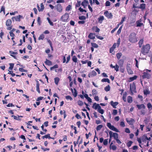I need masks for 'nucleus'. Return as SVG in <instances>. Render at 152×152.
<instances>
[{"label": "nucleus", "mask_w": 152, "mask_h": 152, "mask_svg": "<svg viewBox=\"0 0 152 152\" xmlns=\"http://www.w3.org/2000/svg\"><path fill=\"white\" fill-rule=\"evenodd\" d=\"M130 64H127V66H126V69L127 70L128 73L129 74H132L133 72L131 70L130 68Z\"/></svg>", "instance_id": "10"}, {"label": "nucleus", "mask_w": 152, "mask_h": 152, "mask_svg": "<svg viewBox=\"0 0 152 152\" xmlns=\"http://www.w3.org/2000/svg\"><path fill=\"white\" fill-rule=\"evenodd\" d=\"M43 98L44 97H43V96H40V97H38L37 98V101H40V100H42L43 99Z\"/></svg>", "instance_id": "63"}, {"label": "nucleus", "mask_w": 152, "mask_h": 152, "mask_svg": "<svg viewBox=\"0 0 152 152\" xmlns=\"http://www.w3.org/2000/svg\"><path fill=\"white\" fill-rule=\"evenodd\" d=\"M60 113L61 115H62L64 114V118H65L66 115V111L65 110H64V112H63V111L61 110L60 112Z\"/></svg>", "instance_id": "28"}, {"label": "nucleus", "mask_w": 152, "mask_h": 152, "mask_svg": "<svg viewBox=\"0 0 152 152\" xmlns=\"http://www.w3.org/2000/svg\"><path fill=\"white\" fill-rule=\"evenodd\" d=\"M61 19L63 22H66V13L62 16L61 18Z\"/></svg>", "instance_id": "17"}, {"label": "nucleus", "mask_w": 152, "mask_h": 152, "mask_svg": "<svg viewBox=\"0 0 152 152\" xmlns=\"http://www.w3.org/2000/svg\"><path fill=\"white\" fill-rule=\"evenodd\" d=\"M41 148L44 151H49L50 150V149L49 148H44L42 146H41Z\"/></svg>", "instance_id": "60"}, {"label": "nucleus", "mask_w": 152, "mask_h": 152, "mask_svg": "<svg viewBox=\"0 0 152 152\" xmlns=\"http://www.w3.org/2000/svg\"><path fill=\"white\" fill-rule=\"evenodd\" d=\"M45 63L48 66H50L52 65V62L47 59H46V61L45 62Z\"/></svg>", "instance_id": "21"}, {"label": "nucleus", "mask_w": 152, "mask_h": 152, "mask_svg": "<svg viewBox=\"0 0 152 152\" xmlns=\"http://www.w3.org/2000/svg\"><path fill=\"white\" fill-rule=\"evenodd\" d=\"M120 125L121 126L124 127L125 126V124L124 122L123 121H121L120 124Z\"/></svg>", "instance_id": "64"}, {"label": "nucleus", "mask_w": 152, "mask_h": 152, "mask_svg": "<svg viewBox=\"0 0 152 152\" xmlns=\"http://www.w3.org/2000/svg\"><path fill=\"white\" fill-rule=\"evenodd\" d=\"M141 22V21H140V20L137 21L136 23L137 24V27H141L143 25V23H140Z\"/></svg>", "instance_id": "23"}, {"label": "nucleus", "mask_w": 152, "mask_h": 152, "mask_svg": "<svg viewBox=\"0 0 152 152\" xmlns=\"http://www.w3.org/2000/svg\"><path fill=\"white\" fill-rule=\"evenodd\" d=\"M81 2L80 1H77V2L75 4V8L76 9L77 8V7H79L81 5Z\"/></svg>", "instance_id": "29"}, {"label": "nucleus", "mask_w": 152, "mask_h": 152, "mask_svg": "<svg viewBox=\"0 0 152 152\" xmlns=\"http://www.w3.org/2000/svg\"><path fill=\"white\" fill-rule=\"evenodd\" d=\"M137 78V76L136 75H135L133 77H131L129 78V80L130 81H132L136 79Z\"/></svg>", "instance_id": "43"}, {"label": "nucleus", "mask_w": 152, "mask_h": 152, "mask_svg": "<svg viewBox=\"0 0 152 152\" xmlns=\"http://www.w3.org/2000/svg\"><path fill=\"white\" fill-rule=\"evenodd\" d=\"M151 75L147 73V72H144L143 73V75L142 76V78L144 79L147 78V79H149L151 77Z\"/></svg>", "instance_id": "5"}, {"label": "nucleus", "mask_w": 152, "mask_h": 152, "mask_svg": "<svg viewBox=\"0 0 152 152\" xmlns=\"http://www.w3.org/2000/svg\"><path fill=\"white\" fill-rule=\"evenodd\" d=\"M92 92L93 95H96L98 94L97 91L95 89H93L92 90Z\"/></svg>", "instance_id": "45"}, {"label": "nucleus", "mask_w": 152, "mask_h": 152, "mask_svg": "<svg viewBox=\"0 0 152 152\" xmlns=\"http://www.w3.org/2000/svg\"><path fill=\"white\" fill-rule=\"evenodd\" d=\"M91 45L92 47L94 48H98L99 47L98 45L95 43H91Z\"/></svg>", "instance_id": "37"}, {"label": "nucleus", "mask_w": 152, "mask_h": 152, "mask_svg": "<svg viewBox=\"0 0 152 152\" xmlns=\"http://www.w3.org/2000/svg\"><path fill=\"white\" fill-rule=\"evenodd\" d=\"M147 106L149 109L151 108L152 107V105L150 103H148L147 104Z\"/></svg>", "instance_id": "59"}, {"label": "nucleus", "mask_w": 152, "mask_h": 152, "mask_svg": "<svg viewBox=\"0 0 152 152\" xmlns=\"http://www.w3.org/2000/svg\"><path fill=\"white\" fill-rule=\"evenodd\" d=\"M110 104L113 108H116V106L118 104V103L117 102H113V101H112L110 102Z\"/></svg>", "instance_id": "13"}, {"label": "nucleus", "mask_w": 152, "mask_h": 152, "mask_svg": "<svg viewBox=\"0 0 152 152\" xmlns=\"http://www.w3.org/2000/svg\"><path fill=\"white\" fill-rule=\"evenodd\" d=\"M117 111L116 110H114L113 111V114L114 115H115L117 114Z\"/></svg>", "instance_id": "62"}, {"label": "nucleus", "mask_w": 152, "mask_h": 152, "mask_svg": "<svg viewBox=\"0 0 152 152\" xmlns=\"http://www.w3.org/2000/svg\"><path fill=\"white\" fill-rule=\"evenodd\" d=\"M58 64H56L53 67H51L50 68V70H52L54 69L57 68H58Z\"/></svg>", "instance_id": "46"}, {"label": "nucleus", "mask_w": 152, "mask_h": 152, "mask_svg": "<svg viewBox=\"0 0 152 152\" xmlns=\"http://www.w3.org/2000/svg\"><path fill=\"white\" fill-rule=\"evenodd\" d=\"M143 39H140L138 42L140 48L142 46V45L143 42Z\"/></svg>", "instance_id": "36"}, {"label": "nucleus", "mask_w": 152, "mask_h": 152, "mask_svg": "<svg viewBox=\"0 0 152 152\" xmlns=\"http://www.w3.org/2000/svg\"><path fill=\"white\" fill-rule=\"evenodd\" d=\"M104 15L108 18H112L113 17V15L111 13H109L107 11H105L104 13Z\"/></svg>", "instance_id": "6"}, {"label": "nucleus", "mask_w": 152, "mask_h": 152, "mask_svg": "<svg viewBox=\"0 0 152 152\" xmlns=\"http://www.w3.org/2000/svg\"><path fill=\"white\" fill-rule=\"evenodd\" d=\"M137 107L139 110L142 108H143L144 109L145 108V106L143 104H137Z\"/></svg>", "instance_id": "19"}, {"label": "nucleus", "mask_w": 152, "mask_h": 152, "mask_svg": "<svg viewBox=\"0 0 152 152\" xmlns=\"http://www.w3.org/2000/svg\"><path fill=\"white\" fill-rule=\"evenodd\" d=\"M47 19L50 24L51 26H53V23L50 20L49 18L48 17L47 18Z\"/></svg>", "instance_id": "52"}, {"label": "nucleus", "mask_w": 152, "mask_h": 152, "mask_svg": "<svg viewBox=\"0 0 152 152\" xmlns=\"http://www.w3.org/2000/svg\"><path fill=\"white\" fill-rule=\"evenodd\" d=\"M137 140L138 142H139V143L140 146L141 148L142 147H141V145L140 144L141 143H142V139H141V137L140 138H137Z\"/></svg>", "instance_id": "50"}, {"label": "nucleus", "mask_w": 152, "mask_h": 152, "mask_svg": "<svg viewBox=\"0 0 152 152\" xmlns=\"http://www.w3.org/2000/svg\"><path fill=\"white\" fill-rule=\"evenodd\" d=\"M113 137L115 140L118 139V134L116 133H113Z\"/></svg>", "instance_id": "24"}, {"label": "nucleus", "mask_w": 152, "mask_h": 152, "mask_svg": "<svg viewBox=\"0 0 152 152\" xmlns=\"http://www.w3.org/2000/svg\"><path fill=\"white\" fill-rule=\"evenodd\" d=\"M146 137V134H144L142 137L141 139L142 141L145 143H146V139H145V137Z\"/></svg>", "instance_id": "27"}, {"label": "nucleus", "mask_w": 152, "mask_h": 152, "mask_svg": "<svg viewBox=\"0 0 152 152\" xmlns=\"http://www.w3.org/2000/svg\"><path fill=\"white\" fill-rule=\"evenodd\" d=\"M108 139H105L103 141V144L105 145H106L108 144Z\"/></svg>", "instance_id": "55"}, {"label": "nucleus", "mask_w": 152, "mask_h": 152, "mask_svg": "<svg viewBox=\"0 0 152 152\" xmlns=\"http://www.w3.org/2000/svg\"><path fill=\"white\" fill-rule=\"evenodd\" d=\"M122 55V54L121 53H118L116 55L117 58L118 59H119L120 58Z\"/></svg>", "instance_id": "39"}, {"label": "nucleus", "mask_w": 152, "mask_h": 152, "mask_svg": "<svg viewBox=\"0 0 152 152\" xmlns=\"http://www.w3.org/2000/svg\"><path fill=\"white\" fill-rule=\"evenodd\" d=\"M127 101L129 103H131L132 102V99L131 96H129L127 98Z\"/></svg>", "instance_id": "30"}, {"label": "nucleus", "mask_w": 152, "mask_h": 152, "mask_svg": "<svg viewBox=\"0 0 152 152\" xmlns=\"http://www.w3.org/2000/svg\"><path fill=\"white\" fill-rule=\"evenodd\" d=\"M9 72L8 73V74H11L12 77H14L15 75V73H13V72L12 71H11L8 70Z\"/></svg>", "instance_id": "44"}, {"label": "nucleus", "mask_w": 152, "mask_h": 152, "mask_svg": "<svg viewBox=\"0 0 152 152\" xmlns=\"http://www.w3.org/2000/svg\"><path fill=\"white\" fill-rule=\"evenodd\" d=\"M44 35L43 34H42L40 35L39 37L38 38V39L39 40H40V39L43 40L44 39Z\"/></svg>", "instance_id": "41"}, {"label": "nucleus", "mask_w": 152, "mask_h": 152, "mask_svg": "<svg viewBox=\"0 0 152 152\" xmlns=\"http://www.w3.org/2000/svg\"><path fill=\"white\" fill-rule=\"evenodd\" d=\"M110 148L112 149L113 150H115L117 148L115 145H113L110 146Z\"/></svg>", "instance_id": "53"}, {"label": "nucleus", "mask_w": 152, "mask_h": 152, "mask_svg": "<svg viewBox=\"0 0 152 152\" xmlns=\"http://www.w3.org/2000/svg\"><path fill=\"white\" fill-rule=\"evenodd\" d=\"M98 112L102 114L104 113V111L103 109H101V108L97 110Z\"/></svg>", "instance_id": "54"}, {"label": "nucleus", "mask_w": 152, "mask_h": 152, "mask_svg": "<svg viewBox=\"0 0 152 152\" xmlns=\"http://www.w3.org/2000/svg\"><path fill=\"white\" fill-rule=\"evenodd\" d=\"M95 34L90 33L88 36V37L91 39H94L95 38Z\"/></svg>", "instance_id": "20"}, {"label": "nucleus", "mask_w": 152, "mask_h": 152, "mask_svg": "<svg viewBox=\"0 0 152 152\" xmlns=\"http://www.w3.org/2000/svg\"><path fill=\"white\" fill-rule=\"evenodd\" d=\"M3 12L4 14H5V7L4 6H2L1 7L0 10V12Z\"/></svg>", "instance_id": "35"}, {"label": "nucleus", "mask_w": 152, "mask_h": 152, "mask_svg": "<svg viewBox=\"0 0 152 152\" xmlns=\"http://www.w3.org/2000/svg\"><path fill=\"white\" fill-rule=\"evenodd\" d=\"M150 48V46L149 44L146 45L145 46H143L141 50V53L144 55L148 53Z\"/></svg>", "instance_id": "2"}, {"label": "nucleus", "mask_w": 152, "mask_h": 152, "mask_svg": "<svg viewBox=\"0 0 152 152\" xmlns=\"http://www.w3.org/2000/svg\"><path fill=\"white\" fill-rule=\"evenodd\" d=\"M21 17L20 15H19L13 17L12 18L13 21H14V19L15 18L16 21H20V18Z\"/></svg>", "instance_id": "11"}, {"label": "nucleus", "mask_w": 152, "mask_h": 152, "mask_svg": "<svg viewBox=\"0 0 152 152\" xmlns=\"http://www.w3.org/2000/svg\"><path fill=\"white\" fill-rule=\"evenodd\" d=\"M110 90V87L109 85H108V86H107L105 88H104V90L106 91H109Z\"/></svg>", "instance_id": "42"}, {"label": "nucleus", "mask_w": 152, "mask_h": 152, "mask_svg": "<svg viewBox=\"0 0 152 152\" xmlns=\"http://www.w3.org/2000/svg\"><path fill=\"white\" fill-rule=\"evenodd\" d=\"M126 120L127 122L130 125L133 124V123L134 122V120L132 118H131L129 120H128V118H126Z\"/></svg>", "instance_id": "12"}, {"label": "nucleus", "mask_w": 152, "mask_h": 152, "mask_svg": "<svg viewBox=\"0 0 152 152\" xmlns=\"http://www.w3.org/2000/svg\"><path fill=\"white\" fill-rule=\"evenodd\" d=\"M104 19V17L103 16H100V17L98 18V20L99 22L101 23H102L103 20Z\"/></svg>", "instance_id": "22"}, {"label": "nucleus", "mask_w": 152, "mask_h": 152, "mask_svg": "<svg viewBox=\"0 0 152 152\" xmlns=\"http://www.w3.org/2000/svg\"><path fill=\"white\" fill-rule=\"evenodd\" d=\"M77 104L80 106H82L83 104V102L80 100H79L77 102Z\"/></svg>", "instance_id": "51"}, {"label": "nucleus", "mask_w": 152, "mask_h": 152, "mask_svg": "<svg viewBox=\"0 0 152 152\" xmlns=\"http://www.w3.org/2000/svg\"><path fill=\"white\" fill-rule=\"evenodd\" d=\"M110 67L112 68H114L116 72H117L119 70L118 69L119 66L117 64H116L115 66H113L112 64H111L110 65Z\"/></svg>", "instance_id": "18"}, {"label": "nucleus", "mask_w": 152, "mask_h": 152, "mask_svg": "<svg viewBox=\"0 0 152 152\" xmlns=\"http://www.w3.org/2000/svg\"><path fill=\"white\" fill-rule=\"evenodd\" d=\"M71 91L72 92L74 96L75 97H76L77 96V92L76 89L75 88H74V90H73L72 88H71Z\"/></svg>", "instance_id": "14"}, {"label": "nucleus", "mask_w": 152, "mask_h": 152, "mask_svg": "<svg viewBox=\"0 0 152 152\" xmlns=\"http://www.w3.org/2000/svg\"><path fill=\"white\" fill-rule=\"evenodd\" d=\"M79 19L81 20H85L86 19V17L82 15L80 16L79 17Z\"/></svg>", "instance_id": "48"}, {"label": "nucleus", "mask_w": 152, "mask_h": 152, "mask_svg": "<svg viewBox=\"0 0 152 152\" xmlns=\"http://www.w3.org/2000/svg\"><path fill=\"white\" fill-rule=\"evenodd\" d=\"M59 79L58 77H56L55 78L54 81H55V84L56 85L58 84V83L59 82Z\"/></svg>", "instance_id": "38"}, {"label": "nucleus", "mask_w": 152, "mask_h": 152, "mask_svg": "<svg viewBox=\"0 0 152 152\" xmlns=\"http://www.w3.org/2000/svg\"><path fill=\"white\" fill-rule=\"evenodd\" d=\"M119 25V24H118V26L117 27L115 28H114L111 31V32L112 33H113L117 29V28H118V26Z\"/></svg>", "instance_id": "61"}, {"label": "nucleus", "mask_w": 152, "mask_h": 152, "mask_svg": "<svg viewBox=\"0 0 152 152\" xmlns=\"http://www.w3.org/2000/svg\"><path fill=\"white\" fill-rule=\"evenodd\" d=\"M9 65L10 66L9 68V69L10 70H12L13 68L14 64L13 63H10Z\"/></svg>", "instance_id": "34"}, {"label": "nucleus", "mask_w": 152, "mask_h": 152, "mask_svg": "<svg viewBox=\"0 0 152 152\" xmlns=\"http://www.w3.org/2000/svg\"><path fill=\"white\" fill-rule=\"evenodd\" d=\"M102 82H107L108 83H110V80L108 78H103L101 80Z\"/></svg>", "instance_id": "31"}, {"label": "nucleus", "mask_w": 152, "mask_h": 152, "mask_svg": "<svg viewBox=\"0 0 152 152\" xmlns=\"http://www.w3.org/2000/svg\"><path fill=\"white\" fill-rule=\"evenodd\" d=\"M12 24V21L11 19H8L7 20L6 22V26L8 27L7 28V30H10L12 29V26H11Z\"/></svg>", "instance_id": "3"}, {"label": "nucleus", "mask_w": 152, "mask_h": 152, "mask_svg": "<svg viewBox=\"0 0 152 152\" xmlns=\"http://www.w3.org/2000/svg\"><path fill=\"white\" fill-rule=\"evenodd\" d=\"M102 127L103 126L102 125H99L97 126L96 129L97 131L100 130Z\"/></svg>", "instance_id": "40"}, {"label": "nucleus", "mask_w": 152, "mask_h": 152, "mask_svg": "<svg viewBox=\"0 0 152 152\" xmlns=\"http://www.w3.org/2000/svg\"><path fill=\"white\" fill-rule=\"evenodd\" d=\"M41 9L40 8V7L38 4L37 5V7L38 9V11L39 12L40 11H42L45 8V7L44 5L43 4V3H41L40 5Z\"/></svg>", "instance_id": "9"}, {"label": "nucleus", "mask_w": 152, "mask_h": 152, "mask_svg": "<svg viewBox=\"0 0 152 152\" xmlns=\"http://www.w3.org/2000/svg\"><path fill=\"white\" fill-rule=\"evenodd\" d=\"M136 35V34L134 32L131 33L129 37V41L132 42H137V38Z\"/></svg>", "instance_id": "1"}, {"label": "nucleus", "mask_w": 152, "mask_h": 152, "mask_svg": "<svg viewBox=\"0 0 152 152\" xmlns=\"http://www.w3.org/2000/svg\"><path fill=\"white\" fill-rule=\"evenodd\" d=\"M110 5V2L108 1H107L105 3V5L106 7L109 6Z\"/></svg>", "instance_id": "58"}, {"label": "nucleus", "mask_w": 152, "mask_h": 152, "mask_svg": "<svg viewBox=\"0 0 152 152\" xmlns=\"http://www.w3.org/2000/svg\"><path fill=\"white\" fill-rule=\"evenodd\" d=\"M146 5L145 4H140V6L138 7L139 8L142 9V10H144L145 8Z\"/></svg>", "instance_id": "25"}, {"label": "nucleus", "mask_w": 152, "mask_h": 152, "mask_svg": "<svg viewBox=\"0 0 152 152\" xmlns=\"http://www.w3.org/2000/svg\"><path fill=\"white\" fill-rule=\"evenodd\" d=\"M124 63V61L122 59L118 61V64L120 67H122Z\"/></svg>", "instance_id": "33"}, {"label": "nucleus", "mask_w": 152, "mask_h": 152, "mask_svg": "<svg viewBox=\"0 0 152 152\" xmlns=\"http://www.w3.org/2000/svg\"><path fill=\"white\" fill-rule=\"evenodd\" d=\"M92 30L94 31H95L96 32H99L100 31V29L97 27H94L92 28Z\"/></svg>", "instance_id": "26"}, {"label": "nucleus", "mask_w": 152, "mask_h": 152, "mask_svg": "<svg viewBox=\"0 0 152 152\" xmlns=\"http://www.w3.org/2000/svg\"><path fill=\"white\" fill-rule=\"evenodd\" d=\"M137 140L138 142H139V143L140 146L141 148L142 147H141V145L140 144L141 143H142V139H141V137L140 138H137Z\"/></svg>", "instance_id": "49"}, {"label": "nucleus", "mask_w": 152, "mask_h": 152, "mask_svg": "<svg viewBox=\"0 0 152 152\" xmlns=\"http://www.w3.org/2000/svg\"><path fill=\"white\" fill-rule=\"evenodd\" d=\"M132 143L133 142L132 141H129L127 143V146L128 147H130L131 146Z\"/></svg>", "instance_id": "57"}, {"label": "nucleus", "mask_w": 152, "mask_h": 152, "mask_svg": "<svg viewBox=\"0 0 152 152\" xmlns=\"http://www.w3.org/2000/svg\"><path fill=\"white\" fill-rule=\"evenodd\" d=\"M92 107L95 110L99 109L101 108V107L99 105V104H97L96 103H94L93 104Z\"/></svg>", "instance_id": "8"}, {"label": "nucleus", "mask_w": 152, "mask_h": 152, "mask_svg": "<svg viewBox=\"0 0 152 152\" xmlns=\"http://www.w3.org/2000/svg\"><path fill=\"white\" fill-rule=\"evenodd\" d=\"M96 75V72L94 70H93L91 73L88 74V77H91L95 76Z\"/></svg>", "instance_id": "15"}, {"label": "nucleus", "mask_w": 152, "mask_h": 152, "mask_svg": "<svg viewBox=\"0 0 152 152\" xmlns=\"http://www.w3.org/2000/svg\"><path fill=\"white\" fill-rule=\"evenodd\" d=\"M136 89L134 83H133L132 85L130 86V91L132 93V92H135Z\"/></svg>", "instance_id": "7"}, {"label": "nucleus", "mask_w": 152, "mask_h": 152, "mask_svg": "<svg viewBox=\"0 0 152 152\" xmlns=\"http://www.w3.org/2000/svg\"><path fill=\"white\" fill-rule=\"evenodd\" d=\"M56 9L57 11L61 12L62 10V7L60 4H58L56 6Z\"/></svg>", "instance_id": "16"}, {"label": "nucleus", "mask_w": 152, "mask_h": 152, "mask_svg": "<svg viewBox=\"0 0 152 152\" xmlns=\"http://www.w3.org/2000/svg\"><path fill=\"white\" fill-rule=\"evenodd\" d=\"M72 60V61L74 62H75V63L77 62V59L75 56H74L73 57Z\"/></svg>", "instance_id": "47"}, {"label": "nucleus", "mask_w": 152, "mask_h": 152, "mask_svg": "<svg viewBox=\"0 0 152 152\" xmlns=\"http://www.w3.org/2000/svg\"><path fill=\"white\" fill-rule=\"evenodd\" d=\"M107 126L111 130L116 132H119V131L115 128L114 126H112L110 123H107Z\"/></svg>", "instance_id": "4"}, {"label": "nucleus", "mask_w": 152, "mask_h": 152, "mask_svg": "<svg viewBox=\"0 0 152 152\" xmlns=\"http://www.w3.org/2000/svg\"><path fill=\"white\" fill-rule=\"evenodd\" d=\"M113 132H112L111 131H110V132H109V135H110V139L109 140V142H110L111 141V138L113 137Z\"/></svg>", "instance_id": "32"}, {"label": "nucleus", "mask_w": 152, "mask_h": 152, "mask_svg": "<svg viewBox=\"0 0 152 152\" xmlns=\"http://www.w3.org/2000/svg\"><path fill=\"white\" fill-rule=\"evenodd\" d=\"M122 26H121L120 28H119L118 30V31H117V34H119L121 32V29H122Z\"/></svg>", "instance_id": "56"}]
</instances>
